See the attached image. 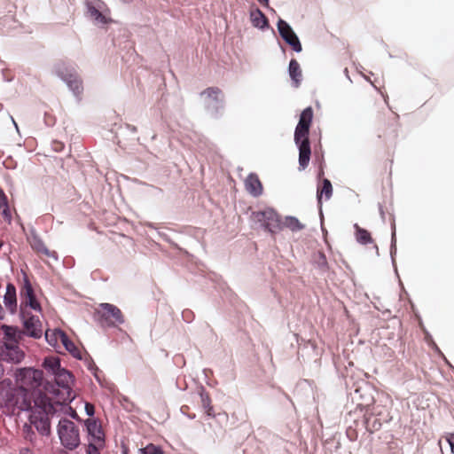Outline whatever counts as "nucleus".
I'll return each mask as SVG.
<instances>
[{"label":"nucleus","mask_w":454,"mask_h":454,"mask_svg":"<svg viewBox=\"0 0 454 454\" xmlns=\"http://www.w3.org/2000/svg\"><path fill=\"white\" fill-rule=\"evenodd\" d=\"M17 387L10 379L0 381V396L5 406H14L19 410H30L34 402L39 403L49 399L44 391L43 372L35 367L17 368L14 373Z\"/></svg>","instance_id":"obj_1"},{"label":"nucleus","mask_w":454,"mask_h":454,"mask_svg":"<svg viewBox=\"0 0 454 454\" xmlns=\"http://www.w3.org/2000/svg\"><path fill=\"white\" fill-rule=\"evenodd\" d=\"M313 120V109L308 106L302 110L299 121L295 127L294 140L299 152V169L304 170L311 158V145L309 129Z\"/></svg>","instance_id":"obj_2"},{"label":"nucleus","mask_w":454,"mask_h":454,"mask_svg":"<svg viewBox=\"0 0 454 454\" xmlns=\"http://www.w3.org/2000/svg\"><path fill=\"white\" fill-rule=\"evenodd\" d=\"M75 378L74 374L66 368H63L59 374L54 377V382L46 380L44 383V391L51 394L58 400L54 402L59 406H68L75 398V394L70 383H74Z\"/></svg>","instance_id":"obj_3"},{"label":"nucleus","mask_w":454,"mask_h":454,"mask_svg":"<svg viewBox=\"0 0 454 454\" xmlns=\"http://www.w3.org/2000/svg\"><path fill=\"white\" fill-rule=\"evenodd\" d=\"M57 405L51 398L34 402L30 410H21L29 412L28 421L34 426L36 431L43 436H49L51 433V419L49 415L57 411Z\"/></svg>","instance_id":"obj_4"},{"label":"nucleus","mask_w":454,"mask_h":454,"mask_svg":"<svg viewBox=\"0 0 454 454\" xmlns=\"http://www.w3.org/2000/svg\"><path fill=\"white\" fill-rule=\"evenodd\" d=\"M205 97V109L210 117L220 119L225 109V96L218 87H208L200 92Z\"/></svg>","instance_id":"obj_5"},{"label":"nucleus","mask_w":454,"mask_h":454,"mask_svg":"<svg viewBox=\"0 0 454 454\" xmlns=\"http://www.w3.org/2000/svg\"><path fill=\"white\" fill-rule=\"evenodd\" d=\"M57 434L61 445L68 450H75L81 443L78 427L67 418L59 419Z\"/></svg>","instance_id":"obj_6"},{"label":"nucleus","mask_w":454,"mask_h":454,"mask_svg":"<svg viewBox=\"0 0 454 454\" xmlns=\"http://www.w3.org/2000/svg\"><path fill=\"white\" fill-rule=\"evenodd\" d=\"M252 218L254 221L260 223L261 226L271 234H276L283 230L281 217L272 207L254 211Z\"/></svg>","instance_id":"obj_7"},{"label":"nucleus","mask_w":454,"mask_h":454,"mask_svg":"<svg viewBox=\"0 0 454 454\" xmlns=\"http://www.w3.org/2000/svg\"><path fill=\"white\" fill-rule=\"evenodd\" d=\"M57 76L61 79L75 97H79L83 90L82 82L76 69L65 63L59 64L55 67Z\"/></svg>","instance_id":"obj_8"},{"label":"nucleus","mask_w":454,"mask_h":454,"mask_svg":"<svg viewBox=\"0 0 454 454\" xmlns=\"http://www.w3.org/2000/svg\"><path fill=\"white\" fill-rule=\"evenodd\" d=\"M20 317L24 328V335L35 340L41 339L43 330L39 317L22 307L20 309Z\"/></svg>","instance_id":"obj_9"},{"label":"nucleus","mask_w":454,"mask_h":454,"mask_svg":"<svg viewBox=\"0 0 454 454\" xmlns=\"http://www.w3.org/2000/svg\"><path fill=\"white\" fill-rule=\"evenodd\" d=\"M277 30L281 39L296 53L302 51L301 43L291 27L285 20L279 18L277 22Z\"/></svg>","instance_id":"obj_10"},{"label":"nucleus","mask_w":454,"mask_h":454,"mask_svg":"<svg viewBox=\"0 0 454 454\" xmlns=\"http://www.w3.org/2000/svg\"><path fill=\"white\" fill-rule=\"evenodd\" d=\"M85 16L95 25L103 27L112 21V19L104 14L102 8L105 5L101 0H85Z\"/></svg>","instance_id":"obj_11"},{"label":"nucleus","mask_w":454,"mask_h":454,"mask_svg":"<svg viewBox=\"0 0 454 454\" xmlns=\"http://www.w3.org/2000/svg\"><path fill=\"white\" fill-rule=\"evenodd\" d=\"M20 308H29L31 309H34L37 312L42 311V307L40 302L38 301L34 288L32 286V284L27 277V275L23 272V286L20 288Z\"/></svg>","instance_id":"obj_12"},{"label":"nucleus","mask_w":454,"mask_h":454,"mask_svg":"<svg viewBox=\"0 0 454 454\" xmlns=\"http://www.w3.org/2000/svg\"><path fill=\"white\" fill-rule=\"evenodd\" d=\"M102 309L101 318L107 322L109 326H116L125 323L121 310L114 304L104 302L100 304Z\"/></svg>","instance_id":"obj_13"},{"label":"nucleus","mask_w":454,"mask_h":454,"mask_svg":"<svg viewBox=\"0 0 454 454\" xmlns=\"http://www.w3.org/2000/svg\"><path fill=\"white\" fill-rule=\"evenodd\" d=\"M25 357V353L16 344L0 341V359L12 364H20Z\"/></svg>","instance_id":"obj_14"},{"label":"nucleus","mask_w":454,"mask_h":454,"mask_svg":"<svg viewBox=\"0 0 454 454\" xmlns=\"http://www.w3.org/2000/svg\"><path fill=\"white\" fill-rule=\"evenodd\" d=\"M358 414L361 419L358 421V426H360L361 429H364V431L369 434H373L381 428V419L374 416V411H368V409L366 411H358Z\"/></svg>","instance_id":"obj_15"},{"label":"nucleus","mask_w":454,"mask_h":454,"mask_svg":"<svg viewBox=\"0 0 454 454\" xmlns=\"http://www.w3.org/2000/svg\"><path fill=\"white\" fill-rule=\"evenodd\" d=\"M360 419L358 411H349L346 417V421L350 423L346 429V435L351 442L356 441L360 433H365L364 429L358 426Z\"/></svg>","instance_id":"obj_16"},{"label":"nucleus","mask_w":454,"mask_h":454,"mask_svg":"<svg viewBox=\"0 0 454 454\" xmlns=\"http://www.w3.org/2000/svg\"><path fill=\"white\" fill-rule=\"evenodd\" d=\"M0 329L4 335L2 342L19 346V343L25 337L23 331L17 325H2Z\"/></svg>","instance_id":"obj_17"},{"label":"nucleus","mask_w":454,"mask_h":454,"mask_svg":"<svg viewBox=\"0 0 454 454\" xmlns=\"http://www.w3.org/2000/svg\"><path fill=\"white\" fill-rule=\"evenodd\" d=\"M246 190L254 198L262 194L263 187L257 174L250 173L245 180Z\"/></svg>","instance_id":"obj_18"},{"label":"nucleus","mask_w":454,"mask_h":454,"mask_svg":"<svg viewBox=\"0 0 454 454\" xmlns=\"http://www.w3.org/2000/svg\"><path fill=\"white\" fill-rule=\"evenodd\" d=\"M249 17L252 25L262 31L270 27L268 18L258 7L250 11Z\"/></svg>","instance_id":"obj_19"},{"label":"nucleus","mask_w":454,"mask_h":454,"mask_svg":"<svg viewBox=\"0 0 454 454\" xmlns=\"http://www.w3.org/2000/svg\"><path fill=\"white\" fill-rule=\"evenodd\" d=\"M325 196V200H328L333 196V185L329 179L323 178L321 184L317 188V201L319 206V212L321 216L322 213V198Z\"/></svg>","instance_id":"obj_20"},{"label":"nucleus","mask_w":454,"mask_h":454,"mask_svg":"<svg viewBox=\"0 0 454 454\" xmlns=\"http://www.w3.org/2000/svg\"><path fill=\"white\" fill-rule=\"evenodd\" d=\"M42 367L53 377H56L64 368L61 366V359L56 356H45L42 362Z\"/></svg>","instance_id":"obj_21"},{"label":"nucleus","mask_w":454,"mask_h":454,"mask_svg":"<svg viewBox=\"0 0 454 454\" xmlns=\"http://www.w3.org/2000/svg\"><path fill=\"white\" fill-rule=\"evenodd\" d=\"M4 304L11 314H14L17 310V294L16 287L12 283L6 285V292L4 295Z\"/></svg>","instance_id":"obj_22"},{"label":"nucleus","mask_w":454,"mask_h":454,"mask_svg":"<svg viewBox=\"0 0 454 454\" xmlns=\"http://www.w3.org/2000/svg\"><path fill=\"white\" fill-rule=\"evenodd\" d=\"M57 333H59V340L65 349L69 354H71L73 357L76 358L77 360H82V355L81 351L73 342V340L68 337V335L63 330H57Z\"/></svg>","instance_id":"obj_23"},{"label":"nucleus","mask_w":454,"mask_h":454,"mask_svg":"<svg viewBox=\"0 0 454 454\" xmlns=\"http://www.w3.org/2000/svg\"><path fill=\"white\" fill-rule=\"evenodd\" d=\"M287 73L289 74L290 79L292 80V86L294 88H298L301 85L302 81V74L300 64L295 59H291L289 61Z\"/></svg>","instance_id":"obj_24"},{"label":"nucleus","mask_w":454,"mask_h":454,"mask_svg":"<svg viewBox=\"0 0 454 454\" xmlns=\"http://www.w3.org/2000/svg\"><path fill=\"white\" fill-rule=\"evenodd\" d=\"M355 236L357 243L361 245H368L373 243L371 232L366 229L360 227L357 223L354 224Z\"/></svg>","instance_id":"obj_25"},{"label":"nucleus","mask_w":454,"mask_h":454,"mask_svg":"<svg viewBox=\"0 0 454 454\" xmlns=\"http://www.w3.org/2000/svg\"><path fill=\"white\" fill-rule=\"evenodd\" d=\"M199 395L201 399V406L205 410V413L207 417L214 418V409L211 404V398L208 393L206 392V389L203 386H201L199 389Z\"/></svg>","instance_id":"obj_26"},{"label":"nucleus","mask_w":454,"mask_h":454,"mask_svg":"<svg viewBox=\"0 0 454 454\" xmlns=\"http://www.w3.org/2000/svg\"><path fill=\"white\" fill-rule=\"evenodd\" d=\"M283 228H287L293 232L301 231L305 228L296 216L287 215L285 217V221L282 222Z\"/></svg>","instance_id":"obj_27"},{"label":"nucleus","mask_w":454,"mask_h":454,"mask_svg":"<svg viewBox=\"0 0 454 454\" xmlns=\"http://www.w3.org/2000/svg\"><path fill=\"white\" fill-rule=\"evenodd\" d=\"M396 253H397V248H396L395 224V223H393L391 225V242H390L389 254H390L391 262L395 269V271L396 274H398L397 268H396V262H395Z\"/></svg>","instance_id":"obj_28"},{"label":"nucleus","mask_w":454,"mask_h":454,"mask_svg":"<svg viewBox=\"0 0 454 454\" xmlns=\"http://www.w3.org/2000/svg\"><path fill=\"white\" fill-rule=\"evenodd\" d=\"M0 208H2V215L4 220L8 221V223H11L12 214L9 207L8 198L2 188H0Z\"/></svg>","instance_id":"obj_29"},{"label":"nucleus","mask_w":454,"mask_h":454,"mask_svg":"<svg viewBox=\"0 0 454 454\" xmlns=\"http://www.w3.org/2000/svg\"><path fill=\"white\" fill-rule=\"evenodd\" d=\"M82 423L85 426L89 436H93L95 432L102 428L99 420L97 418L86 419L82 421Z\"/></svg>","instance_id":"obj_30"},{"label":"nucleus","mask_w":454,"mask_h":454,"mask_svg":"<svg viewBox=\"0 0 454 454\" xmlns=\"http://www.w3.org/2000/svg\"><path fill=\"white\" fill-rule=\"evenodd\" d=\"M57 330H61L60 328H55L53 331L47 330L44 333V338L46 342L51 346V347H57L58 346V340L59 339V333H57Z\"/></svg>","instance_id":"obj_31"},{"label":"nucleus","mask_w":454,"mask_h":454,"mask_svg":"<svg viewBox=\"0 0 454 454\" xmlns=\"http://www.w3.org/2000/svg\"><path fill=\"white\" fill-rule=\"evenodd\" d=\"M363 390L364 389L362 387H357L355 390V398H356V395H359V397L361 399L364 400V403H360L357 404V407H360L361 411H364L363 410L364 408H368L370 406V404H372L373 403V397L371 395H364L360 394L361 391H363Z\"/></svg>","instance_id":"obj_32"},{"label":"nucleus","mask_w":454,"mask_h":454,"mask_svg":"<svg viewBox=\"0 0 454 454\" xmlns=\"http://www.w3.org/2000/svg\"><path fill=\"white\" fill-rule=\"evenodd\" d=\"M315 266L321 271L326 272L329 270V265L327 262L326 256L324 253L319 252L317 258L315 259Z\"/></svg>","instance_id":"obj_33"},{"label":"nucleus","mask_w":454,"mask_h":454,"mask_svg":"<svg viewBox=\"0 0 454 454\" xmlns=\"http://www.w3.org/2000/svg\"><path fill=\"white\" fill-rule=\"evenodd\" d=\"M32 247L33 249L43 254H50V250L46 247L43 241L37 235L33 236Z\"/></svg>","instance_id":"obj_34"},{"label":"nucleus","mask_w":454,"mask_h":454,"mask_svg":"<svg viewBox=\"0 0 454 454\" xmlns=\"http://www.w3.org/2000/svg\"><path fill=\"white\" fill-rule=\"evenodd\" d=\"M140 454H163V450L160 445L149 443L139 449Z\"/></svg>","instance_id":"obj_35"},{"label":"nucleus","mask_w":454,"mask_h":454,"mask_svg":"<svg viewBox=\"0 0 454 454\" xmlns=\"http://www.w3.org/2000/svg\"><path fill=\"white\" fill-rule=\"evenodd\" d=\"M424 333H425V339H426V341L430 345L432 346V348L437 352L439 353V355H441L445 362L450 364V363L447 361V359L444 357L443 354L442 353L441 349L438 348V346L435 344V342L433 340V337L432 335L426 330L424 329Z\"/></svg>","instance_id":"obj_36"},{"label":"nucleus","mask_w":454,"mask_h":454,"mask_svg":"<svg viewBox=\"0 0 454 454\" xmlns=\"http://www.w3.org/2000/svg\"><path fill=\"white\" fill-rule=\"evenodd\" d=\"M91 439L98 443V446L105 447V433L103 431V428L99 429L98 431L95 432V434L93 436H90Z\"/></svg>","instance_id":"obj_37"},{"label":"nucleus","mask_w":454,"mask_h":454,"mask_svg":"<svg viewBox=\"0 0 454 454\" xmlns=\"http://www.w3.org/2000/svg\"><path fill=\"white\" fill-rule=\"evenodd\" d=\"M182 318L185 323L190 324L194 320L195 314L192 310L185 309L182 311Z\"/></svg>","instance_id":"obj_38"},{"label":"nucleus","mask_w":454,"mask_h":454,"mask_svg":"<svg viewBox=\"0 0 454 454\" xmlns=\"http://www.w3.org/2000/svg\"><path fill=\"white\" fill-rule=\"evenodd\" d=\"M103 448L104 447H100V446L97 445L96 443L90 442L87 444L86 454H100V450Z\"/></svg>","instance_id":"obj_39"},{"label":"nucleus","mask_w":454,"mask_h":454,"mask_svg":"<svg viewBox=\"0 0 454 454\" xmlns=\"http://www.w3.org/2000/svg\"><path fill=\"white\" fill-rule=\"evenodd\" d=\"M84 363H85V365L87 367V369L92 373V372H95L96 371H98V367L96 365L94 360L92 359L91 356H88L85 358L84 360Z\"/></svg>","instance_id":"obj_40"},{"label":"nucleus","mask_w":454,"mask_h":454,"mask_svg":"<svg viewBox=\"0 0 454 454\" xmlns=\"http://www.w3.org/2000/svg\"><path fill=\"white\" fill-rule=\"evenodd\" d=\"M23 432L26 434V439L32 440V437L35 435L31 424H25L23 426Z\"/></svg>","instance_id":"obj_41"},{"label":"nucleus","mask_w":454,"mask_h":454,"mask_svg":"<svg viewBox=\"0 0 454 454\" xmlns=\"http://www.w3.org/2000/svg\"><path fill=\"white\" fill-rule=\"evenodd\" d=\"M67 414L78 422L82 423V421L84 420L79 417L76 411L71 406H68V411H67Z\"/></svg>","instance_id":"obj_42"},{"label":"nucleus","mask_w":454,"mask_h":454,"mask_svg":"<svg viewBox=\"0 0 454 454\" xmlns=\"http://www.w3.org/2000/svg\"><path fill=\"white\" fill-rule=\"evenodd\" d=\"M446 442H447V443L449 444V446L450 448L451 453L454 454V432L449 434L446 436Z\"/></svg>","instance_id":"obj_43"},{"label":"nucleus","mask_w":454,"mask_h":454,"mask_svg":"<svg viewBox=\"0 0 454 454\" xmlns=\"http://www.w3.org/2000/svg\"><path fill=\"white\" fill-rule=\"evenodd\" d=\"M44 123L46 126L51 127L55 124V119L52 116H51L50 114H48L47 113H45Z\"/></svg>","instance_id":"obj_44"},{"label":"nucleus","mask_w":454,"mask_h":454,"mask_svg":"<svg viewBox=\"0 0 454 454\" xmlns=\"http://www.w3.org/2000/svg\"><path fill=\"white\" fill-rule=\"evenodd\" d=\"M85 411H86V414L89 416V417H92L94 418V414H95V408L92 404L90 403H86L85 404Z\"/></svg>","instance_id":"obj_45"},{"label":"nucleus","mask_w":454,"mask_h":454,"mask_svg":"<svg viewBox=\"0 0 454 454\" xmlns=\"http://www.w3.org/2000/svg\"><path fill=\"white\" fill-rule=\"evenodd\" d=\"M188 409H189V406L184 405V406L181 407L180 410H181V412L184 415L187 416L190 419H194L196 418V414L195 413H192L191 414L189 412H186V410H188Z\"/></svg>","instance_id":"obj_46"},{"label":"nucleus","mask_w":454,"mask_h":454,"mask_svg":"<svg viewBox=\"0 0 454 454\" xmlns=\"http://www.w3.org/2000/svg\"><path fill=\"white\" fill-rule=\"evenodd\" d=\"M100 373H101V372H100V370H99V369H98V371H96L95 372H92V374H93V376H94L95 380H97V381H98L101 386H103V384H102V380H101V378H100V376H99V374H100Z\"/></svg>","instance_id":"obj_47"},{"label":"nucleus","mask_w":454,"mask_h":454,"mask_svg":"<svg viewBox=\"0 0 454 454\" xmlns=\"http://www.w3.org/2000/svg\"><path fill=\"white\" fill-rule=\"evenodd\" d=\"M379 211L382 221L385 222V212L381 204H379Z\"/></svg>","instance_id":"obj_48"},{"label":"nucleus","mask_w":454,"mask_h":454,"mask_svg":"<svg viewBox=\"0 0 454 454\" xmlns=\"http://www.w3.org/2000/svg\"><path fill=\"white\" fill-rule=\"evenodd\" d=\"M257 2L263 7H270V0H257Z\"/></svg>","instance_id":"obj_49"},{"label":"nucleus","mask_w":454,"mask_h":454,"mask_svg":"<svg viewBox=\"0 0 454 454\" xmlns=\"http://www.w3.org/2000/svg\"><path fill=\"white\" fill-rule=\"evenodd\" d=\"M46 255L49 256V257H52L55 260H58V254H57V252H55V251H51L50 250V254H48Z\"/></svg>","instance_id":"obj_50"},{"label":"nucleus","mask_w":454,"mask_h":454,"mask_svg":"<svg viewBox=\"0 0 454 454\" xmlns=\"http://www.w3.org/2000/svg\"><path fill=\"white\" fill-rule=\"evenodd\" d=\"M127 129H129L131 132L136 133L137 129L136 126L127 124Z\"/></svg>","instance_id":"obj_51"},{"label":"nucleus","mask_w":454,"mask_h":454,"mask_svg":"<svg viewBox=\"0 0 454 454\" xmlns=\"http://www.w3.org/2000/svg\"><path fill=\"white\" fill-rule=\"evenodd\" d=\"M325 172H324V169H323V167L321 166L318 172H317V178L320 179L322 178V176H324Z\"/></svg>","instance_id":"obj_52"},{"label":"nucleus","mask_w":454,"mask_h":454,"mask_svg":"<svg viewBox=\"0 0 454 454\" xmlns=\"http://www.w3.org/2000/svg\"><path fill=\"white\" fill-rule=\"evenodd\" d=\"M204 325H205V327H206L207 329H208V331H209L212 334L215 335V332H214L213 328L210 326V325H209L208 323H207V322H206V323L204 324Z\"/></svg>","instance_id":"obj_53"},{"label":"nucleus","mask_w":454,"mask_h":454,"mask_svg":"<svg viewBox=\"0 0 454 454\" xmlns=\"http://www.w3.org/2000/svg\"><path fill=\"white\" fill-rule=\"evenodd\" d=\"M160 236L163 238L164 240L170 242V239H168V235L165 233L159 232Z\"/></svg>","instance_id":"obj_54"},{"label":"nucleus","mask_w":454,"mask_h":454,"mask_svg":"<svg viewBox=\"0 0 454 454\" xmlns=\"http://www.w3.org/2000/svg\"><path fill=\"white\" fill-rule=\"evenodd\" d=\"M4 319V309L2 305L0 304V320Z\"/></svg>","instance_id":"obj_55"},{"label":"nucleus","mask_w":454,"mask_h":454,"mask_svg":"<svg viewBox=\"0 0 454 454\" xmlns=\"http://www.w3.org/2000/svg\"><path fill=\"white\" fill-rule=\"evenodd\" d=\"M344 73H345V76H347V78L350 81V82H352V81H351V79H350V77H349V75H348V68H345V69H344Z\"/></svg>","instance_id":"obj_56"},{"label":"nucleus","mask_w":454,"mask_h":454,"mask_svg":"<svg viewBox=\"0 0 454 454\" xmlns=\"http://www.w3.org/2000/svg\"><path fill=\"white\" fill-rule=\"evenodd\" d=\"M10 118L12 119V121L14 127L16 128L17 131H19V128H18L17 122L14 121V119L12 116H10Z\"/></svg>","instance_id":"obj_57"},{"label":"nucleus","mask_w":454,"mask_h":454,"mask_svg":"<svg viewBox=\"0 0 454 454\" xmlns=\"http://www.w3.org/2000/svg\"><path fill=\"white\" fill-rule=\"evenodd\" d=\"M4 367H3V365L0 364V379H1V378H2V376L4 375Z\"/></svg>","instance_id":"obj_58"},{"label":"nucleus","mask_w":454,"mask_h":454,"mask_svg":"<svg viewBox=\"0 0 454 454\" xmlns=\"http://www.w3.org/2000/svg\"><path fill=\"white\" fill-rule=\"evenodd\" d=\"M129 453V450L126 448V447H122V450H121V454H128Z\"/></svg>","instance_id":"obj_59"},{"label":"nucleus","mask_w":454,"mask_h":454,"mask_svg":"<svg viewBox=\"0 0 454 454\" xmlns=\"http://www.w3.org/2000/svg\"><path fill=\"white\" fill-rule=\"evenodd\" d=\"M374 249H375L377 256H380V251H379V247L377 245H374Z\"/></svg>","instance_id":"obj_60"},{"label":"nucleus","mask_w":454,"mask_h":454,"mask_svg":"<svg viewBox=\"0 0 454 454\" xmlns=\"http://www.w3.org/2000/svg\"><path fill=\"white\" fill-rule=\"evenodd\" d=\"M278 45H279V47H280V49H281L282 52H283V53H285V52H286V49H285V47H284V46H283L279 42H278Z\"/></svg>","instance_id":"obj_61"},{"label":"nucleus","mask_w":454,"mask_h":454,"mask_svg":"<svg viewBox=\"0 0 454 454\" xmlns=\"http://www.w3.org/2000/svg\"><path fill=\"white\" fill-rule=\"evenodd\" d=\"M286 428H287V432L293 431V428H291L289 425L286 426Z\"/></svg>","instance_id":"obj_62"},{"label":"nucleus","mask_w":454,"mask_h":454,"mask_svg":"<svg viewBox=\"0 0 454 454\" xmlns=\"http://www.w3.org/2000/svg\"><path fill=\"white\" fill-rule=\"evenodd\" d=\"M123 3H129L130 2L131 0H121Z\"/></svg>","instance_id":"obj_63"},{"label":"nucleus","mask_w":454,"mask_h":454,"mask_svg":"<svg viewBox=\"0 0 454 454\" xmlns=\"http://www.w3.org/2000/svg\"><path fill=\"white\" fill-rule=\"evenodd\" d=\"M207 370L204 369V373H205L206 376H207Z\"/></svg>","instance_id":"obj_64"}]
</instances>
